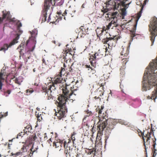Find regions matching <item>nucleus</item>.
Listing matches in <instances>:
<instances>
[{
	"mask_svg": "<svg viewBox=\"0 0 157 157\" xmlns=\"http://www.w3.org/2000/svg\"><path fill=\"white\" fill-rule=\"evenodd\" d=\"M66 86L63 87L62 89L63 94H59L57 98L58 106L57 112H56L55 115L57 119L59 120L62 119L63 120V118L66 116L65 114L67 112V108L66 104V102L68 99H70L71 97L74 93L75 89L71 87L69 89L68 88L67 83H66Z\"/></svg>",
	"mask_w": 157,
	"mask_h": 157,
	"instance_id": "f257e3e1",
	"label": "nucleus"
},
{
	"mask_svg": "<svg viewBox=\"0 0 157 157\" xmlns=\"http://www.w3.org/2000/svg\"><path fill=\"white\" fill-rule=\"evenodd\" d=\"M101 118L102 119L101 120V122L102 121V123H99L98 126L99 130L97 137H98V136H100L102 135V131L107 125L105 134V139L106 140L109 136L111 133L110 131L114 128V126L117 123L118 121L116 119H106L103 116Z\"/></svg>",
	"mask_w": 157,
	"mask_h": 157,
	"instance_id": "f03ea898",
	"label": "nucleus"
},
{
	"mask_svg": "<svg viewBox=\"0 0 157 157\" xmlns=\"http://www.w3.org/2000/svg\"><path fill=\"white\" fill-rule=\"evenodd\" d=\"M64 0H44L43 10L40 17V21H41V23L46 21L47 14H49L48 19V22L50 21V16L52 13L50 7L52 6L55 5V3L59 6L62 5L64 3Z\"/></svg>",
	"mask_w": 157,
	"mask_h": 157,
	"instance_id": "7ed1b4c3",
	"label": "nucleus"
},
{
	"mask_svg": "<svg viewBox=\"0 0 157 157\" xmlns=\"http://www.w3.org/2000/svg\"><path fill=\"white\" fill-rule=\"evenodd\" d=\"M70 61L69 62L66 60L63 63V67H62L60 70V74L63 75L67 76L70 74V73L72 74L73 70L72 67L73 64L70 65Z\"/></svg>",
	"mask_w": 157,
	"mask_h": 157,
	"instance_id": "20e7f679",
	"label": "nucleus"
},
{
	"mask_svg": "<svg viewBox=\"0 0 157 157\" xmlns=\"http://www.w3.org/2000/svg\"><path fill=\"white\" fill-rule=\"evenodd\" d=\"M120 37L119 36H115L113 37H106L104 38L102 40V42L104 44H107L109 46L111 47L115 46L119 39Z\"/></svg>",
	"mask_w": 157,
	"mask_h": 157,
	"instance_id": "39448f33",
	"label": "nucleus"
},
{
	"mask_svg": "<svg viewBox=\"0 0 157 157\" xmlns=\"http://www.w3.org/2000/svg\"><path fill=\"white\" fill-rule=\"evenodd\" d=\"M103 56V54L101 53L99 50L97 52L91 54L89 60L91 66L95 68L96 66L95 60L101 58Z\"/></svg>",
	"mask_w": 157,
	"mask_h": 157,
	"instance_id": "423d86ee",
	"label": "nucleus"
},
{
	"mask_svg": "<svg viewBox=\"0 0 157 157\" xmlns=\"http://www.w3.org/2000/svg\"><path fill=\"white\" fill-rule=\"evenodd\" d=\"M58 88H60V87L52 82V83L48 86V87H47V85L43 86L41 90L42 92L47 91V92H52V91H54Z\"/></svg>",
	"mask_w": 157,
	"mask_h": 157,
	"instance_id": "0eeeda50",
	"label": "nucleus"
},
{
	"mask_svg": "<svg viewBox=\"0 0 157 157\" xmlns=\"http://www.w3.org/2000/svg\"><path fill=\"white\" fill-rule=\"evenodd\" d=\"M63 75H61L60 72H59L58 74H56V75L54 77L53 79H52V82L58 85L59 86H63L62 83L63 82V79L62 76Z\"/></svg>",
	"mask_w": 157,
	"mask_h": 157,
	"instance_id": "6e6552de",
	"label": "nucleus"
},
{
	"mask_svg": "<svg viewBox=\"0 0 157 157\" xmlns=\"http://www.w3.org/2000/svg\"><path fill=\"white\" fill-rule=\"evenodd\" d=\"M19 35L17 34L15 38L10 42L9 45L7 44H4L3 47L1 48V50L5 51L7 50L9 48L11 47L12 45L17 43L18 42L17 40L19 39Z\"/></svg>",
	"mask_w": 157,
	"mask_h": 157,
	"instance_id": "1a4fd4ad",
	"label": "nucleus"
},
{
	"mask_svg": "<svg viewBox=\"0 0 157 157\" xmlns=\"http://www.w3.org/2000/svg\"><path fill=\"white\" fill-rule=\"evenodd\" d=\"M152 132L151 131L149 132H148L146 135V136H144V133L141 132L140 135H139V136H141L143 137V139L144 141V144L145 147H146L145 145L146 143H147V144L148 143L149 144V140H150V138L151 137L150 136V135Z\"/></svg>",
	"mask_w": 157,
	"mask_h": 157,
	"instance_id": "9d476101",
	"label": "nucleus"
},
{
	"mask_svg": "<svg viewBox=\"0 0 157 157\" xmlns=\"http://www.w3.org/2000/svg\"><path fill=\"white\" fill-rule=\"evenodd\" d=\"M37 137L35 134H33L31 137V140H27L26 141L25 146H23V147H33L34 143L33 141H34L36 140Z\"/></svg>",
	"mask_w": 157,
	"mask_h": 157,
	"instance_id": "9b49d317",
	"label": "nucleus"
},
{
	"mask_svg": "<svg viewBox=\"0 0 157 157\" xmlns=\"http://www.w3.org/2000/svg\"><path fill=\"white\" fill-rule=\"evenodd\" d=\"M157 98V83L155 86V88L154 91H153L151 94V96H148L147 97V99H151L154 100L155 101V99Z\"/></svg>",
	"mask_w": 157,
	"mask_h": 157,
	"instance_id": "f8f14e48",
	"label": "nucleus"
},
{
	"mask_svg": "<svg viewBox=\"0 0 157 157\" xmlns=\"http://www.w3.org/2000/svg\"><path fill=\"white\" fill-rule=\"evenodd\" d=\"M138 21V19H137L136 20V24L134 25L132 30L130 31V36L131 40L132 41L133 40V38L135 37L137 35V34H136L135 33L136 29V26Z\"/></svg>",
	"mask_w": 157,
	"mask_h": 157,
	"instance_id": "ddd939ff",
	"label": "nucleus"
},
{
	"mask_svg": "<svg viewBox=\"0 0 157 157\" xmlns=\"http://www.w3.org/2000/svg\"><path fill=\"white\" fill-rule=\"evenodd\" d=\"M68 46V44L66 45V46L67 48L65 50H64L63 51L64 52L63 53V56H62V58L64 59V60H65L66 59V57L67 56V54L69 53V54L71 55L74 54V53L73 54H72V49H71V48L69 49V48H67V47Z\"/></svg>",
	"mask_w": 157,
	"mask_h": 157,
	"instance_id": "4468645a",
	"label": "nucleus"
},
{
	"mask_svg": "<svg viewBox=\"0 0 157 157\" xmlns=\"http://www.w3.org/2000/svg\"><path fill=\"white\" fill-rule=\"evenodd\" d=\"M8 76L5 70L2 69L0 71V80L4 81L6 78L7 79Z\"/></svg>",
	"mask_w": 157,
	"mask_h": 157,
	"instance_id": "2eb2a0df",
	"label": "nucleus"
},
{
	"mask_svg": "<svg viewBox=\"0 0 157 157\" xmlns=\"http://www.w3.org/2000/svg\"><path fill=\"white\" fill-rule=\"evenodd\" d=\"M64 143L65 144V147H71V146H73L76 147V144L75 143L74 144L73 142L71 141L70 139H68L67 140H64Z\"/></svg>",
	"mask_w": 157,
	"mask_h": 157,
	"instance_id": "dca6fc26",
	"label": "nucleus"
},
{
	"mask_svg": "<svg viewBox=\"0 0 157 157\" xmlns=\"http://www.w3.org/2000/svg\"><path fill=\"white\" fill-rule=\"evenodd\" d=\"M96 148H86L85 151L88 155H95L96 152Z\"/></svg>",
	"mask_w": 157,
	"mask_h": 157,
	"instance_id": "f3484780",
	"label": "nucleus"
},
{
	"mask_svg": "<svg viewBox=\"0 0 157 157\" xmlns=\"http://www.w3.org/2000/svg\"><path fill=\"white\" fill-rule=\"evenodd\" d=\"M53 144V146H55L56 147H65V144L64 143V140H59V141L54 142Z\"/></svg>",
	"mask_w": 157,
	"mask_h": 157,
	"instance_id": "a211bd4d",
	"label": "nucleus"
},
{
	"mask_svg": "<svg viewBox=\"0 0 157 157\" xmlns=\"http://www.w3.org/2000/svg\"><path fill=\"white\" fill-rule=\"evenodd\" d=\"M119 14L117 12H114L112 13L110 16V17L111 18L113 19V20L111 21L112 23L114 22L115 23H117L118 20L117 16H118Z\"/></svg>",
	"mask_w": 157,
	"mask_h": 157,
	"instance_id": "6ab92c4d",
	"label": "nucleus"
},
{
	"mask_svg": "<svg viewBox=\"0 0 157 157\" xmlns=\"http://www.w3.org/2000/svg\"><path fill=\"white\" fill-rule=\"evenodd\" d=\"M98 85L100 86V87H101V89L103 90V91H104V86L105 85L106 82L105 80L103 78L100 79L97 82Z\"/></svg>",
	"mask_w": 157,
	"mask_h": 157,
	"instance_id": "aec40b11",
	"label": "nucleus"
},
{
	"mask_svg": "<svg viewBox=\"0 0 157 157\" xmlns=\"http://www.w3.org/2000/svg\"><path fill=\"white\" fill-rule=\"evenodd\" d=\"M129 52V50L127 48H123L122 51L121 53V55L123 56V57H128V54Z\"/></svg>",
	"mask_w": 157,
	"mask_h": 157,
	"instance_id": "412c9836",
	"label": "nucleus"
},
{
	"mask_svg": "<svg viewBox=\"0 0 157 157\" xmlns=\"http://www.w3.org/2000/svg\"><path fill=\"white\" fill-rule=\"evenodd\" d=\"M104 32V30L102 28L98 29L96 31L97 36L99 38V40H101V36L103 34V32Z\"/></svg>",
	"mask_w": 157,
	"mask_h": 157,
	"instance_id": "4be33fe9",
	"label": "nucleus"
},
{
	"mask_svg": "<svg viewBox=\"0 0 157 157\" xmlns=\"http://www.w3.org/2000/svg\"><path fill=\"white\" fill-rule=\"evenodd\" d=\"M118 25H119L117 23H115L114 22L112 23V21H111L107 26V29H109L110 28L113 29L114 27H116L118 26Z\"/></svg>",
	"mask_w": 157,
	"mask_h": 157,
	"instance_id": "5701e85b",
	"label": "nucleus"
},
{
	"mask_svg": "<svg viewBox=\"0 0 157 157\" xmlns=\"http://www.w3.org/2000/svg\"><path fill=\"white\" fill-rule=\"evenodd\" d=\"M97 93L98 95V96H96L94 98L95 100L99 99V100L100 101L101 99L99 97L103 95L104 94V91L101 90H98L97 92Z\"/></svg>",
	"mask_w": 157,
	"mask_h": 157,
	"instance_id": "b1692460",
	"label": "nucleus"
},
{
	"mask_svg": "<svg viewBox=\"0 0 157 157\" xmlns=\"http://www.w3.org/2000/svg\"><path fill=\"white\" fill-rule=\"evenodd\" d=\"M25 129L23 130L24 132L27 134V132H31V131L32 130V127L30 125H27L25 127Z\"/></svg>",
	"mask_w": 157,
	"mask_h": 157,
	"instance_id": "393cba45",
	"label": "nucleus"
},
{
	"mask_svg": "<svg viewBox=\"0 0 157 157\" xmlns=\"http://www.w3.org/2000/svg\"><path fill=\"white\" fill-rule=\"evenodd\" d=\"M14 81L18 85H20L22 81V78L20 76L18 77V78H16Z\"/></svg>",
	"mask_w": 157,
	"mask_h": 157,
	"instance_id": "a878e982",
	"label": "nucleus"
},
{
	"mask_svg": "<svg viewBox=\"0 0 157 157\" xmlns=\"http://www.w3.org/2000/svg\"><path fill=\"white\" fill-rule=\"evenodd\" d=\"M38 149V148H31L30 149V152L29 154V155L31 157L32 156L33 154L34 153H36L37 152V150Z\"/></svg>",
	"mask_w": 157,
	"mask_h": 157,
	"instance_id": "bb28decb",
	"label": "nucleus"
},
{
	"mask_svg": "<svg viewBox=\"0 0 157 157\" xmlns=\"http://www.w3.org/2000/svg\"><path fill=\"white\" fill-rule=\"evenodd\" d=\"M86 68H88V70H90V71H92V74H94L95 72V71L94 69V68L91 67L90 65H86L85 66Z\"/></svg>",
	"mask_w": 157,
	"mask_h": 157,
	"instance_id": "cd10ccee",
	"label": "nucleus"
},
{
	"mask_svg": "<svg viewBox=\"0 0 157 157\" xmlns=\"http://www.w3.org/2000/svg\"><path fill=\"white\" fill-rule=\"evenodd\" d=\"M121 58H122L121 60L122 65L124 67L125 65L128 61V57H127L125 58L124 57H121Z\"/></svg>",
	"mask_w": 157,
	"mask_h": 157,
	"instance_id": "c85d7f7f",
	"label": "nucleus"
},
{
	"mask_svg": "<svg viewBox=\"0 0 157 157\" xmlns=\"http://www.w3.org/2000/svg\"><path fill=\"white\" fill-rule=\"evenodd\" d=\"M64 152L66 155H70L71 154V150L70 148H65Z\"/></svg>",
	"mask_w": 157,
	"mask_h": 157,
	"instance_id": "c756f323",
	"label": "nucleus"
},
{
	"mask_svg": "<svg viewBox=\"0 0 157 157\" xmlns=\"http://www.w3.org/2000/svg\"><path fill=\"white\" fill-rule=\"evenodd\" d=\"M98 117L97 118L98 120V124H99V123L101 122V118L99 117V116L101 114L102 112V110L100 109V108H98Z\"/></svg>",
	"mask_w": 157,
	"mask_h": 157,
	"instance_id": "7c9ffc66",
	"label": "nucleus"
},
{
	"mask_svg": "<svg viewBox=\"0 0 157 157\" xmlns=\"http://www.w3.org/2000/svg\"><path fill=\"white\" fill-rule=\"evenodd\" d=\"M121 2L120 1V2H115L114 6V9H117L118 8L119 6L121 5Z\"/></svg>",
	"mask_w": 157,
	"mask_h": 157,
	"instance_id": "2f4dec72",
	"label": "nucleus"
},
{
	"mask_svg": "<svg viewBox=\"0 0 157 157\" xmlns=\"http://www.w3.org/2000/svg\"><path fill=\"white\" fill-rule=\"evenodd\" d=\"M121 15L122 16V19H124V17L126 15V12L125 9H124L121 10Z\"/></svg>",
	"mask_w": 157,
	"mask_h": 157,
	"instance_id": "473e14b6",
	"label": "nucleus"
},
{
	"mask_svg": "<svg viewBox=\"0 0 157 157\" xmlns=\"http://www.w3.org/2000/svg\"><path fill=\"white\" fill-rule=\"evenodd\" d=\"M76 134V133L75 132H73L72 134L71 135V140L73 142V143H75V136Z\"/></svg>",
	"mask_w": 157,
	"mask_h": 157,
	"instance_id": "72a5a7b5",
	"label": "nucleus"
},
{
	"mask_svg": "<svg viewBox=\"0 0 157 157\" xmlns=\"http://www.w3.org/2000/svg\"><path fill=\"white\" fill-rule=\"evenodd\" d=\"M22 152H18L14 153L12 152L11 153V154L12 156H13L14 157H17V156L20 155Z\"/></svg>",
	"mask_w": 157,
	"mask_h": 157,
	"instance_id": "f704fd0d",
	"label": "nucleus"
},
{
	"mask_svg": "<svg viewBox=\"0 0 157 157\" xmlns=\"http://www.w3.org/2000/svg\"><path fill=\"white\" fill-rule=\"evenodd\" d=\"M43 92H45L46 93V94H47L48 97V99H51L52 98V95L51 94L52 92H47V91Z\"/></svg>",
	"mask_w": 157,
	"mask_h": 157,
	"instance_id": "c9c22d12",
	"label": "nucleus"
},
{
	"mask_svg": "<svg viewBox=\"0 0 157 157\" xmlns=\"http://www.w3.org/2000/svg\"><path fill=\"white\" fill-rule=\"evenodd\" d=\"M4 95L5 96H8V95L10 94L11 91L10 90H8L6 91H4Z\"/></svg>",
	"mask_w": 157,
	"mask_h": 157,
	"instance_id": "e433bc0d",
	"label": "nucleus"
},
{
	"mask_svg": "<svg viewBox=\"0 0 157 157\" xmlns=\"http://www.w3.org/2000/svg\"><path fill=\"white\" fill-rule=\"evenodd\" d=\"M156 151L157 150L155 149V148H153V149H152V151H153L152 157H155L156 155Z\"/></svg>",
	"mask_w": 157,
	"mask_h": 157,
	"instance_id": "4c0bfd02",
	"label": "nucleus"
},
{
	"mask_svg": "<svg viewBox=\"0 0 157 157\" xmlns=\"http://www.w3.org/2000/svg\"><path fill=\"white\" fill-rule=\"evenodd\" d=\"M7 12H6V11H2V13H3L2 18H3V19H4L6 18V15H6Z\"/></svg>",
	"mask_w": 157,
	"mask_h": 157,
	"instance_id": "58836bf2",
	"label": "nucleus"
},
{
	"mask_svg": "<svg viewBox=\"0 0 157 157\" xmlns=\"http://www.w3.org/2000/svg\"><path fill=\"white\" fill-rule=\"evenodd\" d=\"M81 30H82V34H85L86 32H85V29H84L83 26H82L80 27Z\"/></svg>",
	"mask_w": 157,
	"mask_h": 157,
	"instance_id": "ea45409f",
	"label": "nucleus"
},
{
	"mask_svg": "<svg viewBox=\"0 0 157 157\" xmlns=\"http://www.w3.org/2000/svg\"><path fill=\"white\" fill-rule=\"evenodd\" d=\"M17 25V29H19L22 26L21 23L19 21H18Z\"/></svg>",
	"mask_w": 157,
	"mask_h": 157,
	"instance_id": "a19ab883",
	"label": "nucleus"
},
{
	"mask_svg": "<svg viewBox=\"0 0 157 157\" xmlns=\"http://www.w3.org/2000/svg\"><path fill=\"white\" fill-rule=\"evenodd\" d=\"M6 18L7 19L9 20V19L11 18V16L10 14V13L9 12H7L6 13Z\"/></svg>",
	"mask_w": 157,
	"mask_h": 157,
	"instance_id": "79ce46f5",
	"label": "nucleus"
},
{
	"mask_svg": "<svg viewBox=\"0 0 157 157\" xmlns=\"http://www.w3.org/2000/svg\"><path fill=\"white\" fill-rule=\"evenodd\" d=\"M34 91L32 89H29L26 90V92L27 93H29L30 94L32 93Z\"/></svg>",
	"mask_w": 157,
	"mask_h": 157,
	"instance_id": "37998d69",
	"label": "nucleus"
},
{
	"mask_svg": "<svg viewBox=\"0 0 157 157\" xmlns=\"http://www.w3.org/2000/svg\"><path fill=\"white\" fill-rule=\"evenodd\" d=\"M34 46L33 47V48H32L31 50H29V51H30L31 52H33L34 50V49L35 48V44H36V40H34Z\"/></svg>",
	"mask_w": 157,
	"mask_h": 157,
	"instance_id": "c03bdc74",
	"label": "nucleus"
},
{
	"mask_svg": "<svg viewBox=\"0 0 157 157\" xmlns=\"http://www.w3.org/2000/svg\"><path fill=\"white\" fill-rule=\"evenodd\" d=\"M2 81L0 80V90L1 91H3L2 90V86L3 85Z\"/></svg>",
	"mask_w": 157,
	"mask_h": 157,
	"instance_id": "a18cd8bd",
	"label": "nucleus"
},
{
	"mask_svg": "<svg viewBox=\"0 0 157 157\" xmlns=\"http://www.w3.org/2000/svg\"><path fill=\"white\" fill-rule=\"evenodd\" d=\"M124 68H121L120 69V71H121L120 74L124 75Z\"/></svg>",
	"mask_w": 157,
	"mask_h": 157,
	"instance_id": "49530a36",
	"label": "nucleus"
},
{
	"mask_svg": "<svg viewBox=\"0 0 157 157\" xmlns=\"http://www.w3.org/2000/svg\"><path fill=\"white\" fill-rule=\"evenodd\" d=\"M101 11L103 13V14H104L108 12V10L107 9H104L103 10H102Z\"/></svg>",
	"mask_w": 157,
	"mask_h": 157,
	"instance_id": "de8ad7c7",
	"label": "nucleus"
},
{
	"mask_svg": "<svg viewBox=\"0 0 157 157\" xmlns=\"http://www.w3.org/2000/svg\"><path fill=\"white\" fill-rule=\"evenodd\" d=\"M86 113L87 114L86 115L87 116H90L91 115L92 113L90 111H86Z\"/></svg>",
	"mask_w": 157,
	"mask_h": 157,
	"instance_id": "09e8293b",
	"label": "nucleus"
},
{
	"mask_svg": "<svg viewBox=\"0 0 157 157\" xmlns=\"http://www.w3.org/2000/svg\"><path fill=\"white\" fill-rule=\"evenodd\" d=\"M9 20H10V21H12V22H15L16 21V19L15 18H10L9 19Z\"/></svg>",
	"mask_w": 157,
	"mask_h": 157,
	"instance_id": "8fccbe9b",
	"label": "nucleus"
},
{
	"mask_svg": "<svg viewBox=\"0 0 157 157\" xmlns=\"http://www.w3.org/2000/svg\"><path fill=\"white\" fill-rule=\"evenodd\" d=\"M146 0H145L144 1V3L143 6L141 7V10L140 11V12L142 11V10L143 9V6H144V5H146Z\"/></svg>",
	"mask_w": 157,
	"mask_h": 157,
	"instance_id": "3c124183",
	"label": "nucleus"
},
{
	"mask_svg": "<svg viewBox=\"0 0 157 157\" xmlns=\"http://www.w3.org/2000/svg\"><path fill=\"white\" fill-rule=\"evenodd\" d=\"M21 151H22L23 152H25V151H27V150L26 149V148H21Z\"/></svg>",
	"mask_w": 157,
	"mask_h": 157,
	"instance_id": "603ef678",
	"label": "nucleus"
},
{
	"mask_svg": "<svg viewBox=\"0 0 157 157\" xmlns=\"http://www.w3.org/2000/svg\"><path fill=\"white\" fill-rule=\"evenodd\" d=\"M122 90V92H123V93H124L125 95H127V92L126 90L124 91V90Z\"/></svg>",
	"mask_w": 157,
	"mask_h": 157,
	"instance_id": "864d4df0",
	"label": "nucleus"
},
{
	"mask_svg": "<svg viewBox=\"0 0 157 157\" xmlns=\"http://www.w3.org/2000/svg\"><path fill=\"white\" fill-rule=\"evenodd\" d=\"M12 145V144L11 143H6V144H5V146H6V145H8V147H10V145Z\"/></svg>",
	"mask_w": 157,
	"mask_h": 157,
	"instance_id": "5fc2aeb1",
	"label": "nucleus"
},
{
	"mask_svg": "<svg viewBox=\"0 0 157 157\" xmlns=\"http://www.w3.org/2000/svg\"><path fill=\"white\" fill-rule=\"evenodd\" d=\"M19 53L21 55H24V53L22 52V49H21L19 52Z\"/></svg>",
	"mask_w": 157,
	"mask_h": 157,
	"instance_id": "6e6d98bb",
	"label": "nucleus"
},
{
	"mask_svg": "<svg viewBox=\"0 0 157 157\" xmlns=\"http://www.w3.org/2000/svg\"><path fill=\"white\" fill-rule=\"evenodd\" d=\"M67 12H66V10H65V11L64 12V13H63V14H62V15L63 16H64V15H66V14H67Z\"/></svg>",
	"mask_w": 157,
	"mask_h": 157,
	"instance_id": "4d7b16f0",
	"label": "nucleus"
},
{
	"mask_svg": "<svg viewBox=\"0 0 157 157\" xmlns=\"http://www.w3.org/2000/svg\"><path fill=\"white\" fill-rule=\"evenodd\" d=\"M108 50V49L106 47L105 48V52L106 53L107 52V51Z\"/></svg>",
	"mask_w": 157,
	"mask_h": 157,
	"instance_id": "13d9d810",
	"label": "nucleus"
},
{
	"mask_svg": "<svg viewBox=\"0 0 157 157\" xmlns=\"http://www.w3.org/2000/svg\"><path fill=\"white\" fill-rule=\"evenodd\" d=\"M42 61L43 63H45V60L44 59H42Z\"/></svg>",
	"mask_w": 157,
	"mask_h": 157,
	"instance_id": "bf43d9fd",
	"label": "nucleus"
},
{
	"mask_svg": "<svg viewBox=\"0 0 157 157\" xmlns=\"http://www.w3.org/2000/svg\"><path fill=\"white\" fill-rule=\"evenodd\" d=\"M3 19V18H2L0 17V23L2 21Z\"/></svg>",
	"mask_w": 157,
	"mask_h": 157,
	"instance_id": "052dcab7",
	"label": "nucleus"
},
{
	"mask_svg": "<svg viewBox=\"0 0 157 157\" xmlns=\"http://www.w3.org/2000/svg\"><path fill=\"white\" fill-rule=\"evenodd\" d=\"M106 15L107 16L105 15V17H109V14L107 13L106 14Z\"/></svg>",
	"mask_w": 157,
	"mask_h": 157,
	"instance_id": "680f3d73",
	"label": "nucleus"
},
{
	"mask_svg": "<svg viewBox=\"0 0 157 157\" xmlns=\"http://www.w3.org/2000/svg\"><path fill=\"white\" fill-rule=\"evenodd\" d=\"M19 157H29V156L28 155H26V156H21Z\"/></svg>",
	"mask_w": 157,
	"mask_h": 157,
	"instance_id": "e2e57ef3",
	"label": "nucleus"
},
{
	"mask_svg": "<svg viewBox=\"0 0 157 157\" xmlns=\"http://www.w3.org/2000/svg\"><path fill=\"white\" fill-rule=\"evenodd\" d=\"M104 107L103 106H101L100 109L102 110L104 109Z\"/></svg>",
	"mask_w": 157,
	"mask_h": 157,
	"instance_id": "0e129e2a",
	"label": "nucleus"
},
{
	"mask_svg": "<svg viewBox=\"0 0 157 157\" xmlns=\"http://www.w3.org/2000/svg\"><path fill=\"white\" fill-rule=\"evenodd\" d=\"M29 42V40H28L27 41H26V45H27V44H28Z\"/></svg>",
	"mask_w": 157,
	"mask_h": 157,
	"instance_id": "69168bd1",
	"label": "nucleus"
},
{
	"mask_svg": "<svg viewBox=\"0 0 157 157\" xmlns=\"http://www.w3.org/2000/svg\"><path fill=\"white\" fill-rule=\"evenodd\" d=\"M37 118H38V121H41V120L40 119V117L39 116Z\"/></svg>",
	"mask_w": 157,
	"mask_h": 157,
	"instance_id": "338daca9",
	"label": "nucleus"
},
{
	"mask_svg": "<svg viewBox=\"0 0 157 157\" xmlns=\"http://www.w3.org/2000/svg\"><path fill=\"white\" fill-rule=\"evenodd\" d=\"M37 118H38V121H41V120L40 119V117L39 116Z\"/></svg>",
	"mask_w": 157,
	"mask_h": 157,
	"instance_id": "774afa93",
	"label": "nucleus"
}]
</instances>
